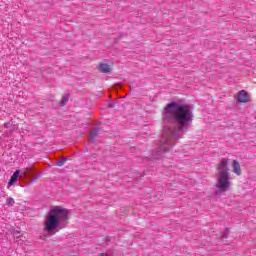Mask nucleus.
<instances>
[{"label": "nucleus", "mask_w": 256, "mask_h": 256, "mask_svg": "<svg viewBox=\"0 0 256 256\" xmlns=\"http://www.w3.org/2000/svg\"><path fill=\"white\" fill-rule=\"evenodd\" d=\"M163 117L166 123H175L176 126L164 128L157 153H166V151H169V147L175 145L173 139H181L189 131V127L193 124L195 116L193 115V108L191 106L172 102L164 108ZM165 145H168V147Z\"/></svg>", "instance_id": "1"}, {"label": "nucleus", "mask_w": 256, "mask_h": 256, "mask_svg": "<svg viewBox=\"0 0 256 256\" xmlns=\"http://www.w3.org/2000/svg\"><path fill=\"white\" fill-rule=\"evenodd\" d=\"M69 219V212L67 209L56 206L53 209L49 210L46 215L43 231L46 235L53 237L61 231V223Z\"/></svg>", "instance_id": "2"}, {"label": "nucleus", "mask_w": 256, "mask_h": 256, "mask_svg": "<svg viewBox=\"0 0 256 256\" xmlns=\"http://www.w3.org/2000/svg\"><path fill=\"white\" fill-rule=\"evenodd\" d=\"M217 184L216 188L221 193H225L231 189V177L229 176V162L223 158L217 166Z\"/></svg>", "instance_id": "3"}, {"label": "nucleus", "mask_w": 256, "mask_h": 256, "mask_svg": "<svg viewBox=\"0 0 256 256\" xmlns=\"http://www.w3.org/2000/svg\"><path fill=\"white\" fill-rule=\"evenodd\" d=\"M237 101H238V103H249V101H250L249 93H247V91H245V90H241L238 93Z\"/></svg>", "instance_id": "4"}, {"label": "nucleus", "mask_w": 256, "mask_h": 256, "mask_svg": "<svg viewBox=\"0 0 256 256\" xmlns=\"http://www.w3.org/2000/svg\"><path fill=\"white\" fill-rule=\"evenodd\" d=\"M232 167L234 169L235 175H238V176L241 175L242 171H241V164L239 163V161L233 160Z\"/></svg>", "instance_id": "5"}, {"label": "nucleus", "mask_w": 256, "mask_h": 256, "mask_svg": "<svg viewBox=\"0 0 256 256\" xmlns=\"http://www.w3.org/2000/svg\"><path fill=\"white\" fill-rule=\"evenodd\" d=\"M99 71L100 73H111V66H109L108 64H105L103 62H101L99 64Z\"/></svg>", "instance_id": "6"}, {"label": "nucleus", "mask_w": 256, "mask_h": 256, "mask_svg": "<svg viewBox=\"0 0 256 256\" xmlns=\"http://www.w3.org/2000/svg\"><path fill=\"white\" fill-rule=\"evenodd\" d=\"M99 135V128H94L90 132L89 142L95 143V138Z\"/></svg>", "instance_id": "7"}, {"label": "nucleus", "mask_w": 256, "mask_h": 256, "mask_svg": "<svg viewBox=\"0 0 256 256\" xmlns=\"http://www.w3.org/2000/svg\"><path fill=\"white\" fill-rule=\"evenodd\" d=\"M19 173H21L20 170H16L13 175L10 178V181L8 182V187H11V185H13V183L17 182V179L19 177Z\"/></svg>", "instance_id": "8"}, {"label": "nucleus", "mask_w": 256, "mask_h": 256, "mask_svg": "<svg viewBox=\"0 0 256 256\" xmlns=\"http://www.w3.org/2000/svg\"><path fill=\"white\" fill-rule=\"evenodd\" d=\"M152 202L153 203H163V194H152Z\"/></svg>", "instance_id": "9"}, {"label": "nucleus", "mask_w": 256, "mask_h": 256, "mask_svg": "<svg viewBox=\"0 0 256 256\" xmlns=\"http://www.w3.org/2000/svg\"><path fill=\"white\" fill-rule=\"evenodd\" d=\"M69 102V95H64L60 101L61 107H65L67 103Z\"/></svg>", "instance_id": "10"}, {"label": "nucleus", "mask_w": 256, "mask_h": 256, "mask_svg": "<svg viewBox=\"0 0 256 256\" xmlns=\"http://www.w3.org/2000/svg\"><path fill=\"white\" fill-rule=\"evenodd\" d=\"M67 162V158H62V160L56 162L57 167H63Z\"/></svg>", "instance_id": "11"}, {"label": "nucleus", "mask_w": 256, "mask_h": 256, "mask_svg": "<svg viewBox=\"0 0 256 256\" xmlns=\"http://www.w3.org/2000/svg\"><path fill=\"white\" fill-rule=\"evenodd\" d=\"M12 235H13L14 237H16V239H19V237H21V231H19V230H13V231H12Z\"/></svg>", "instance_id": "12"}, {"label": "nucleus", "mask_w": 256, "mask_h": 256, "mask_svg": "<svg viewBox=\"0 0 256 256\" xmlns=\"http://www.w3.org/2000/svg\"><path fill=\"white\" fill-rule=\"evenodd\" d=\"M7 205H10L11 207H13V205H15V200L13 198H8Z\"/></svg>", "instance_id": "13"}, {"label": "nucleus", "mask_w": 256, "mask_h": 256, "mask_svg": "<svg viewBox=\"0 0 256 256\" xmlns=\"http://www.w3.org/2000/svg\"><path fill=\"white\" fill-rule=\"evenodd\" d=\"M4 127H5L6 129H9V128L11 127V122H6V123H4Z\"/></svg>", "instance_id": "14"}, {"label": "nucleus", "mask_w": 256, "mask_h": 256, "mask_svg": "<svg viewBox=\"0 0 256 256\" xmlns=\"http://www.w3.org/2000/svg\"><path fill=\"white\" fill-rule=\"evenodd\" d=\"M109 107H111V108H112V107H114V105H113V104H109Z\"/></svg>", "instance_id": "15"}, {"label": "nucleus", "mask_w": 256, "mask_h": 256, "mask_svg": "<svg viewBox=\"0 0 256 256\" xmlns=\"http://www.w3.org/2000/svg\"><path fill=\"white\" fill-rule=\"evenodd\" d=\"M23 175H27V171H24V172H23Z\"/></svg>", "instance_id": "16"}]
</instances>
